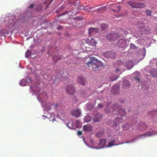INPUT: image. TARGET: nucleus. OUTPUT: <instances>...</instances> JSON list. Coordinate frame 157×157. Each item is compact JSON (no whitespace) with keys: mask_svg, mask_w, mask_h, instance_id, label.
<instances>
[{"mask_svg":"<svg viewBox=\"0 0 157 157\" xmlns=\"http://www.w3.org/2000/svg\"><path fill=\"white\" fill-rule=\"evenodd\" d=\"M55 107H56L58 106V105L56 104H55Z\"/></svg>","mask_w":157,"mask_h":157,"instance_id":"39","label":"nucleus"},{"mask_svg":"<svg viewBox=\"0 0 157 157\" xmlns=\"http://www.w3.org/2000/svg\"><path fill=\"white\" fill-rule=\"evenodd\" d=\"M92 129V126L90 125H86L83 126V130L86 132H90Z\"/></svg>","mask_w":157,"mask_h":157,"instance_id":"9","label":"nucleus"},{"mask_svg":"<svg viewBox=\"0 0 157 157\" xmlns=\"http://www.w3.org/2000/svg\"><path fill=\"white\" fill-rule=\"evenodd\" d=\"M115 56V55L114 53H112L111 54V55L110 56V57L111 58H113Z\"/></svg>","mask_w":157,"mask_h":157,"instance_id":"31","label":"nucleus"},{"mask_svg":"<svg viewBox=\"0 0 157 157\" xmlns=\"http://www.w3.org/2000/svg\"><path fill=\"white\" fill-rule=\"evenodd\" d=\"M108 27V25L105 24H103L101 25V28L103 29H105Z\"/></svg>","mask_w":157,"mask_h":157,"instance_id":"27","label":"nucleus"},{"mask_svg":"<svg viewBox=\"0 0 157 157\" xmlns=\"http://www.w3.org/2000/svg\"><path fill=\"white\" fill-rule=\"evenodd\" d=\"M86 64L89 69L93 71L98 70L99 67L103 66L101 62L93 57L90 58L89 61Z\"/></svg>","mask_w":157,"mask_h":157,"instance_id":"1","label":"nucleus"},{"mask_svg":"<svg viewBox=\"0 0 157 157\" xmlns=\"http://www.w3.org/2000/svg\"><path fill=\"white\" fill-rule=\"evenodd\" d=\"M119 90V88L118 86H115L113 87L112 89V92L114 94H117L118 93Z\"/></svg>","mask_w":157,"mask_h":157,"instance_id":"14","label":"nucleus"},{"mask_svg":"<svg viewBox=\"0 0 157 157\" xmlns=\"http://www.w3.org/2000/svg\"><path fill=\"white\" fill-rule=\"evenodd\" d=\"M93 107V105L91 104H88L87 105V108L89 110L92 109Z\"/></svg>","mask_w":157,"mask_h":157,"instance_id":"23","label":"nucleus"},{"mask_svg":"<svg viewBox=\"0 0 157 157\" xmlns=\"http://www.w3.org/2000/svg\"><path fill=\"white\" fill-rule=\"evenodd\" d=\"M117 79V78H116L115 79H111V81H113L114 80H115L116 79Z\"/></svg>","mask_w":157,"mask_h":157,"instance_id":"42","label":"nucleus"},{"mask_svg":"<svg viewBox=\"0 0 157 157\" xmlns=\"http://www.w3.org/2000/svg\"><path fill=\"white\" fill-rule=\"evenodd\" d=\"M91 119V117L90 116H86L84 119V120L85 122H88L90 121Z\"/></svg>","mask_w":157,"mask_h":157,"instance_id":"20","label":"nucleus"},{"mask_svg":"<svg viewBox=\"0 0 157 157\" xmlns=\"http://www.w3.org/2000/svg\"><path fill=\"white\" fill-rule=\"evenodd\" d=\"M67 92L70 94H73L75 92L74 86L73 85H68L66 87Z\"/></svg>","mask_w":157,"mask_h":157,"instance_id":"4","label":"nucleus"},{"mask_svg":"<svg viewBox=\"0 0 157 157\" xmlns=\"http://www.w3.org/2000/svg\"><path fill=\"white\" fill-rule=\"evenodd\" d=\"M31 52L29 50H28L25 53V56L26 58H28L29 56H31Z\"/></svg>","mask_w":157,"mask_h":157,"instance_id":"22","label":"nucleus"},{"mask_svg":"<svg viewBox=\"0 0 157 157\" xmlns=\"http://www.w3.org/2000/svg\"><path fill=\"white\" fill-rule=\"evenodd\" d=\"M78 2V3H79V2L78 1H77V2ZM78 3V2H77V3H76V4H75V3H73V4H75V5H76V4H77Z\"/></svg>","mask_w":157,"mask_h":157,"instance_id":"38","label":"nucleus"},{"mask_svg":"<svg viewBox=\"0 0 157 157\" xmlns=\"http://www.w3.org/2000/svg\"><path fill=\"white\" fill-rule=\"evenodd\" d=\"M72 115L76 117H79L81 115V111L79 109L73 110L71 111Z\"/></svg>","mask_w":157,"mask_h":157,"instance_id":"5","label":"nucleus"},{"mask_svg":"<svg viewBox=\"0 0 157 157\" xmlns=\"http://www.w3.org/2000/svg\"><path fill=\"white\" fill-rule=\"evenodd\" d=\"M99 10V12H100V11H100V10Z\"/></svg>","mask_w":157,"mask_h":157,"instance_id":"47","label":"nucleus"},{"mask_svg":"<svg viewBox=\"0 0 157 157\" xmlns=\"http://www.w3.org/2000/svg\"><path fill=\"white\" fill-rule=\"evenodd\" d=\"M109 105H108L107 108L105 110L107 113H109L111 112H114L116 111L118 113V116L119 115L121 116H123L125 114V112L124 109L121 108V107L120 106H118L117 105H114L113 107H110V109H109L110 107Z\"/></svg>","mask_w":157,"mask_h":157,"instance_id":"2","label":"nucleus"},{"mask_svg":"<svg viewBox=\"0 0 157 157\" xmlns=\"http://www.w3.org/2000/svg\"><path fill=\"white\" fill-rule=\"evenodd\" d=\"M130 47L131 48L134 49L136 48L135 46L133 44H132L130 45Z\"/></svg>","mask_w":157,"mask_h":157,"instance_id":"29","label":"nucleus"},{"mask_svg":"<svg viewBox=\"0 0 157 157\" xmlns=\"http://www.w3.org/2000/svg\"><path fill=\"white\" fill-rule=\"evenodd\" d=\"M104 134V132L103 131L99 132H98L96 136L97 137H102Z\"/></svg>","mask_w":157,"mask_h":157,"instance_id":"21","label":"nucleus"},{"mask_svg":"<svg viewBox=\"0 0 157 157\" xmlns=\"http://www.w3.org/2000/svg\"><path fill=\"white\" fill-rule=\"evenodd\" d=\"M135 79L137 81V82H139L140 81V79L138 78H135Z\"/></svg>","mask_w":157,"mask_h":157,"instance_id":"34","label":"nucleus"},{"mask_svg":"<svg viewBox=\"0 0 157 157\" xmlns=\"http://www.w3.org/2000/svg\"><path fill=\"white\" fill-rule=\"evenodd\" d=\"M48 108L46 107V109L47 110H50L51 109V104H49V105H48Z\"/></svg>","mask_w":157,"mask_h":157,"instance_id":"30","label":"nucleus"},{"mask_svg":"<svg viewBox=\"0 0 157 157\" xmlns=\"http://www.w3.org/2000/svg\"><path fill=\"white\" fill-rule=\"evenodd\" d=\"M102 117V116L99 113L97 114L96 115L95 118L94 119V122L98 121Z\"/></svg>","mask_w":157,"mask_h":157,"instance_id":"15","label":"nucleus"},{"mask_svg":"<svg viewBox=\"0 0 157 157\" xmlns=\"http://www.w3.org/2000/svg\"><path fill=\"white\" fill-rule=\"evenodd\" d=\"M130 5L132 7L135 8H142L145 6L144 4L141 3H133Z\"/></svg>","mask_w":157,"mask_h":157,"instance_id":"6","label":"nucleus"},{"mask_svg":"<svg viewBox=\"0 0 157 157\" xmlns=\"http://www.w3.org/2000/svg\"><path fill=\"white\" fill-rule=\"evenodd\" d=\"M53 0H52V1Z\"/></svg>","mask_w":157,"mask_h":157,"instance_id":"52","label":"nucleus"},{"mask_svg":"<svg viewBox=\"0 0 157 157\" xmlns=\"http://www.w3.org/2000/svg\"><path fill=\"white\" fill-rule=\"evenodd\" d=\"M113 6H115V5H113Z\"/></svg>","mask_w":157,"mask_h":157,"instance_id":"48","label":"nucleus"},{"mask_svg":"<svg viewBox=\"0 0 157 157\" xmlns=\"http://www.w3.org/2000/svg\"><path fill=\"white\" fill-rule=\"evenodd\" d=\"M58 115L59 116H60V115H59V113H58Z\"/></svg>","mask_w":157,"mask_h":157,"instance_id":"43","label":"nucleus"},{"mask_svg":"<svg viewBox=\"0 0 157 157\" xmlns=\"http://www.w3.org/2000/svg\"><path fill=\"white\" fill-rule=\"evenodd\" d=\"M98 107L99 108H102L103 107V105L101 104H99L98 105Z\"/></svg>","mask_w":157,"mask_h":157,"instance_id":"33","label":"nucleus"},{"mask_svg":"<svg viewBox=\"0 0 157 157\" xmlns=\"http://www.w3.org/2000/svg\"><path fill=\"white\" fill-rule=\"evenodd\" d=\"M92 8H89L88 10H87V11L88 12H90V11H91L92 10H91V9H92Z\"/></svg>","mask_w":157,"mask_h":157,"instance_id":"37","label":"nucleus"},{"mask_svg":"<svg viewBox=\"0 0 157 157\" xmlns=\"http://www.w3.org/2000/svg\"><path fill=\"white\" fill-rule=\"evenodd\" d=\"M118 43L119 45H121L122 46H123L125 44L126 41L124 39H121L119 40Z\"/></svg>","mask_w":157,"mask_h":157,"instance_id":"18","label":"nucleus"},{"mask_svg":"<svg viewBox=\"0 0 157 157\" xmlns=\"http://www.w3.org/2000/svg\"><path fill=\"white\" fill-rule=\"evenodd\" d=\"M77 81L79 84L83 85L85 84V80L84 78L82 77H79L77 79Z\"/></svg>","mask_w":157,"mask_h":157,"instance_id":"11","label":"nucleus"},{"mask_svg":"<svg viewBox=\"0 0 157 157\" xmlns=\"http://www.w3.org/2000/svg\"><path fill=\"white\" fill-rule=\"evenodd\" d=\"M145 11L147 15L148 16L151 15V11L150 10H146Z\"/></svg>","mask_w":157,"mask_h":157,"instance_id":"28","label":"nucleus"},{"mask_svg":"<svg viewBox=\"0 0 157 157\" xmlns=\"http://www.w3.org/2000/svg\"><path fill=\"white\" fill-rule=\"evenodd\" d=\"M133 63L132 60L128 61L126 64V67L128 68V69L129 70L132 68L133 66Z\"/></svg>","mask_w":157,"mask_h":157,"instance_id":"12","label":"nucleus"},{"mask_svg":"<svg viewBox=\"0 0 157 157\" xmlns=\"http://www.w3.org/2000/svg\"><path fill=\"white\" fill-rule=\"evenodd\" d=\"M154 135L153 132H148L145 133V134L138 136L137 137V139H140L144 138L146 136H150Z\"/></svg>","mask_w":157,"mask_h":157,"instance_id":"10","label":"nucleus"},{"mask_svg":"<svg viewBox=\"0 0 157 157\" xmlns=\"http://www.w3.org/2000/svg\"><path fill=\"white\" fill-rule=\"evenodd\" d=\"M140 124L141 126V127L144 129H146L147 128V125L144 124V123L141 122L140 123Z\"/></svg>","mask_w":157,"mask_h":157,"instance_id":"24","label":"nucleus"},{"mask_svg":"<svg viewBox=\"0 0 157 157\" xmlns=\"http://www.w3.org/2000/svg\"><path fill=\"white\" fill-rule=\"evenodd\" d=\"M62 28V27L61 26H59L57 29H61Z\"/></svg>","mask_w":157,"mask_h":157,"instance_id":"35","label":"nucleus"},{"mask_svg":"<svg viewBox=\"0 0 157 157\" xmlns=\"http://www.w3.org/2000/svg\"><path fill=\"white\" fill-rule=\"evenodd\" d=\"M86 43L89 45L95 47L97 42L94 40V39L91 38V39H87L86 41Z\"/></svg>","mask_w":157,"mask_h":157,"instance_id":"7","label":"nucleus"},{"mask_svg":"<svg viewBox=\"0 0 157 157\" xmlns=\"http://www.w3.org/2000/svg\"><path fill=\"white\" fill-rule=\"evenodd\" d=\"M55 120V118L53 119V121H54Z\"/></svg>","mask_w":157,"mask_h":157,"instance_id":"46","label":"nucleus"},{"mask_svg":"<svg viewBox=\"0 0 157 157\" xmlns=\"http://www.w3.org/2000/svg\"><path fill=\"white\" fill-rule=\"evenodd\" d=\"M156 31H157V29H156Z\"/></svg>","mask_w":157,"mask_h":157,"instance_id":"51","label":"nucleus"},{"mask_svg":"<svg viewBox=\"0 0 157 157\" xmlns=\"http://www.w3.org/2000/svg\"><path fill=\"white\" fill-rule=\"evenodd\" d=\"M116 7V9H113L112 10L114 11L117 12L120 10L121 8L120 6H117Z\"/></svg>","mask_w":157,"mask_h":157,"instance_id":"26","label":"nucleus"},{"mask_svg":"<svg viewBox=\"0 0 157 157\" xmlns=\"http://www.w3.org/2000/svg\"><path fill=\"white\" fill-rule=\"evenodd\" d=\"M115 142V141L114 140H113L110 141L108 144V145H107V147H110L113 145H115L114 144Z\"/></svg>","mask_w":157,"mask_h":157,"instance_id":"19","label":"nucleus"},{"mask_svg":"<svg viewBox=\"0 0 157 157\" xmlns=\"http://www.w3.org/2000/svg\"><path fill=\"white\" fill-rule=\"evenodd\" d=\"M107 39L110 41H115L120 37V35L118 33H109L106 36Z\"/></svg>","mask_w":157,"mask_h":157,"instance_id":"3","label":"nucleus"},{"mask_svg":"<svg viewBox=\"0 0 157 157\" xmlns=\"http://www.w3.org/2000/svg\"><path fill=\"white\" fill-rule=\"evenodd\" d=\"M122 119L119 117L116 119L114 121L115 125H117L118 124H119L121 122Z\"/></svg>","mask_w":157,"mask_h":157,"instance_id":"17","label":"nucleus"},{"mask_svg":"<svg viewBox=\"0 0 157 157\" xmlns=\"http://www.w3.org/2000/svg\"><path fill=\"white\" fill-rule=\"evenodd\" d=\"M144 28H141V31H143V30H144Z\"/></svg>","mask_w":157,"mask_h":157,"instance_id":"40","label":"nucleus"},{"mask_svg":"<svg viewBox=\"0 0 157 157\" xmlns=\"http://www.w3.org/2000/svg\"><path fill=\"white\" fill-rule=\"evenodd\" d=\"M61 59V58H59L58 59V60H59V59Z\"/></svg>","mask_w":157,"mask_h":157,"instance_id":"44","label":"nucleus"},{"mask_svg":"<svg viewBox=\"0 0 157 157\" xmlns=\"http://www.w3.org/2000/svg\"><path fill=\"white\" fill-rule=\"evenodd\" d=\"M1 35L2 36V34H1Z\"/></svg>","mask_w":157,"mask_h":157,"instance_id":"49","label":"nucleus"},{"mask_svg":"<svg viewBox=\"0 0 157 157\" xmlns=\"http://www.w3.org/2000/svg\"><path fill=\"white\" fill-rule=\"evenodd\" d=\"M20 84L21 86H25L26 84V82L25 80H22L21 81Z\"/></svg>","mask_w":157,"mask_h":157,"instance_id":"25","label":"nucleus"},{"mask_svg":"<svg viewBox=\"0 0 157 157\" xmlns=\"http://www.w3.org/2000/svg\"><path fill=\"white\" fill-rule=\"evenodd\" d=\"M99 29H98L90 28L89 29V33L90 35H91L98 32Z\"/></svg>","mask_w":157,"mask_h":157,"instance_id":"8","label":"nucleus"},{"mask_svg":"<svg viewBox=\"0 0 157 157\" xmlns=\"http://www.w3.org/2000/svg\"><path fill=\"white\" fill-rule=\"evenodd\" d=\"M34 6V5L33 4H31L30 5L29 7L30 8H32Z\"/></svg>","mask_w":157,"mask_h":157,"instance_id":"36","label":"nucleus"},{"mask_svg":"<svg viewBox=\"0 0 157 157\" xmlns=\"http://www.w3.org/2000/svg\"><path fill=\"white\" fill-rule=\"evenodd\" d=\"M156 65L157 66V62H156Z\"/></svg>","mask_w":157,"mask_h":157,"instance_id":"50","label":"nucleus"},{"mask_svg":"<svg viewBox=\"0 0 157 157\" xmlns=\"http://www.w3.org/2000/svg\"><path fill=\"white\" fill-rule=\"evenodd\" d=\"M151 75L154 77H157V70L153 69L150 71Z\"/></svg>","mask_w":157,"mask_h":157,"instance_id":"16","label":"nucleus"},{"mask_svg":"<svg viewBox=\"0 0 157 157\" xmlns=\"http://www.w3.org/2000/svg\"><path fill=\"white\" fill-rule=\"evenodd\" d=\"M82 132L81 131H78V136L81 135L82 134Z\"/></svg>","mask_w":157,"mask_h":157,"instance_id":"32","label":"nucleus"},{"mask_svg":"<svg viewBox=\"0 0 157 157\" xmlns=\"http://www.w3.org/2000/svg\"><path fill=\"white\" fill-rule=\"evenodd\" d=\"M104 10V8H102L101 10L102 11H103Z\"/></svg>","mask_w":157,"mask_h":157,"instance_id":"41","label":"nucleus"},{"mask_svg":"<svg viewBox=\"0 0 157 157\" xmlns=\"http://www.w3.org/2000/svg\"><path fill=\"white\" fill-rule=\"evenodd\" d=\"M118 70H118V69H117V70H116V71H118Z\"/></svg>","mask_w":157,"mask_h":157,"instance_id":"45","label":"nucleus"},{"mask_svg":"<svg viewBox=\"0 0 157 157\" xmlns=\"http://www.w3.org/2000/svg\"><path fill=\"white\" fill-rule=\"evenodd\" d=\"M106 140L105 139H102L100 140V142L98 144V146L101 147L99 148H102L103 147L106 143Z\"/></svg>","mask_w":157,"mask_h":157,"instance_id":"13","label":"nucleus"}]
</instances>
